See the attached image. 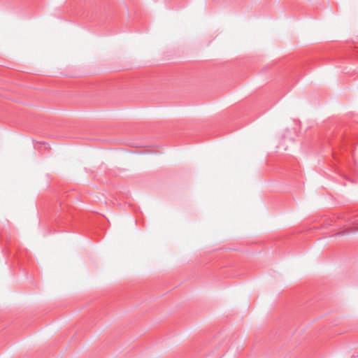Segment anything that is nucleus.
I'll use <instances>...</instances> for the list:
<instances>
[{
  "instance_id": "nucleus-1",
  "label": "nucleus",
  "mask_w": 358,
  "mask_h": 358,
  "mask_svg": "<svg viewBox=\"0 0 358 358\" xmlns=\"http://www.w3.org/2000/svg\"><path fill=\"white\" fill-rule=\"evenodd\" d=\"M354 358H357V357H354Z\"/></svg>"
}]
</instances>
